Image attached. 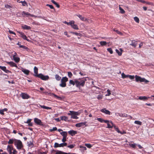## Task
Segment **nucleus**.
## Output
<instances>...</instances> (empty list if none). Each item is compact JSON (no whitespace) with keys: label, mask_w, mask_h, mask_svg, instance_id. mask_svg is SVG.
Returning <instances> with one entry per match:
<instances>
[{"label":"nucleus","mask_w":154,"mask_h":154,"mask_svg":"<svg viewBox=\"0 0 154 154\" xmlns=\"http://www.w3.org/2000/svg\"><path fill=\"white\" fill-rule=\"evenodd\" d=\"M85 79H79L75 80V82L76 86L77 87L79 88L81 86H83L85 83Z\"/></svg>","instance_id":"nucleus-1"},{"label":"nucleus","mask_w":154,"mask_h":154,"mask_svg":"<svg viewBox=\"0 0 154 154\" xmlns=\"http://www.w3.org/2000/svg\"><path fill=\"white\" fill-rule=\"evenodd\" d=\"M17 148L18 149H23V145L22 142L20 140L16 139L14 144Z\"/></svg>","instance_id":"nucleus-2"},{"label":"nucleus","mask_w":154,"mask_h":154,"mask_svg":"<svg viewBox=\"0 0 154 154\" xmlns=\"http://www.w3.org/2000/svg\"><path fill=\"white\" fill-rule=\"evenodd\" d=\"M135 80L136 82H138L140 81V82H145L147 83L149 82V81L146 80L144 78H141L140 76H139L137 75L135 76Z\"/></svg>","instance_id":"nucleus-3"},{"label":"nucleus","mask_w":154,"mask_h":154,"mask_svg":"<svg viewBox=\"0 0 154 154\" xmlns=\"http://www.w3.org/2000/svg\"><path fill=\"white\" fill-rule=\"evenodd\" d=\"M68 80V78L66 77H63L61 80V83L60 84V86L62 87H65L66 86V82Z\"/></svg>","instance_id":"nucleus-4"},{"label":"nucleus","mask_w":154,"mask_h":154,"mask_svg":"<svg viewBox=\"0 0 154 154\" xmlns=\"http://www.w3.org/2000/svg\"><path fill=\"white\" fill-rule=\"evenodd\" d=\"M37 77L43 80H48L49 79V77L48 75H44L42 74H39Z\"/></svg>","instance_id":"nucleus-5"},{"label":"nucleus","mask_w":154,"mask_h":154,"mask_svg":"<svg viewBox=\"0 0 154 154\" xmlns=\"http://www.w3.org/2000/svg\"><path fill=\"white\" fill-rule=\"evenodd\" d=\"M22 15L23 16H30L31 17H38V18H40V17H37V16L31 14H29V13L28 12H25L24 11H23L22 13Z\"/></svg>","instance_id":"nucleus-6"},{"label":"nucleus","mask_w":154,"mask_h":154,"mask_svg":"<svg viewBox=\"0 0 154 154\" xmlns=\"http://www.w3.org/2000/svg\"><path fill=\"white\" fill-rule=\"evenodd\" d=\"M72 115L71 116V118L73 119H78V117L77 116V115H79V113L78 112L74 111L72 112Z\"/></svg>","instance_id":"nucleus-7"},{"label":"nucleus","mask_w":154,"mask_h":154,"mask_svg":"<svg viewBox=\"0 0 154 154\" xmlns=\"http://www.w3.org/2000/svg\"><path fill=\"white\" fill-rule=\"evenodd\" d=\"M14 54L13 56V58L14 60L16 63H18L20 60L19 57H16L17 54L16 53H14Z\"/></svg>","instance_id":"nucleus-8"},{"label":"nucleus","mask_w":154,"mask_h":154,"mask_svg":"<svg viewBox=\"0 0 154 154\" xmlns=\"http://www.w3.org/2000/svg\"><path fill=\"white\" fill-rule=\"evenodd\" d=\"M18 32L20 34V36L23 39L26 40L28 41H29L28 39H27V37L23 33L19 31H18Z\"/></svg>","instance_id":"nucleus-9"},{"label":"nucleus","mask_w":154,"mask_h":154,"mask_svg":"<svg viewBox=\"0 0 154 154\" xmlns=\"http://www.w3.org/2000/svg\"><path fill=\"white\" fill-rule=\"evenodd\" d=\"M77 16L79 17L80 19L82 20V21H86L87 22H89V20L88 19L85 18L84 17H82L81 15L80 14H79L77 15Z\"/></svg>","instance_id":"nucleus-10"},{"label":"nucleus","mask_w":154,"mask_h":154,"mask_svg":"<svg viewBox=\"0 0 154 154\" xmlns=\"http://www.w3.org/2000/svg\"><path fill=\"white\" fill-rule=\"evenodd\" d=\"M20 96L23 99H27L29 98V96L28 94L24 93L21 94Z\"/></svg>","instance_id":"nucleus-11"},{"label":"nucleus","mask_w":154,"mask_h":154,"mask_svg":"<svg viewBox=\"0 0 154 154\" xmlns=\"http://www.w3.org/2000/svg\"><path fill=\"white\" fill-rule=\"evenodd\" d=\"M148 98H151V97L140 96L139 97L138 99L141 100H147Z\"/></svg>","instance_id":"nucleus-12"},{"label":"nucleus","mask_w":154,"mask_h":154,"mask_svg":"<svg viewBox=\"0 0 154 154\" xmlns=\"http://www.w3.org/2000/svg\"><path fill=\"white\" fill-rule=\"evenodd\" d=\"M86 123V122H80L78 123H77L75 125V126L77 127H80L81 126H82L83 125H85Z\"/></svg>","instance_id":"nucleus-13"},{"label":"nucleus","mask_w":154,"mask_h":154,"mask_svg":"<svg viewBox=\"0 0 154 154\" xmlns=\"http://www.w3.org/2000/svg\"><path fill=\"white\" fill-rule=\"evenodd\" d=\"M34 121L35 123L38 125H41L42 123L41 120L37 118L34 119Z\"/></svg>","instance_id":"nucleus-14"},{"label":"nucleus","mask_w":154,"mask_h":154,"mask_svg":"<svg viewBox=\"0 0 154 154\" xmlns=\"http://www.w3.org/2000/svg\"><path fill=\"white\" fill-rule=\"evenodd\" d=\"M101 111L103 113H105L107 115H110V112L108 110L106 109H103L101 110Z\"/></svg>","instance_id":"nucleus-15"},{"label":"nucleus","mask_w":154,"mask_h":154,"mask_svg":"<svg viewBox=\"0 0 154 154\" xmlns=\"http://www.w3.org/2000/svg\"><path fill=\"white\" fill-rule=\"evenodd\" d=\"M21 70L25 74L28 75L29 72V71L28 70L22 68Z\"/></svg>","instance_id":"nucleus-16"},{"label":"nucleus","mask_w":154,"mask_h":154,"mask_svg":"<svg viewBox=\"0 0 154 154\" xmlns=\"http://www.w3.org/2000/svg\"><path fill=\"white\" fill-rule=\"evenodd\" d=\"M13 149V148L10 145H8L7 146V150L9 153V154H12L11 152Z\"/></svg>","instance_id":"nucleus-17"},{"label":"nucleus","mask_w":154,"mask_h":154,"mask_svg":"<svg viewBox=\"0 0 154 154\" xmlns=\"http://www.w3.org/2000/svg\"><path fill=\"white\" fill-rule=\"evenodd\" d=\"M6 62L12 67H17L16 64L13 62Z\"/></svg>","instance_id":"nucleus-18"},{"label":"nucleus","mask_w":154,"mask_h":154,"mask_svg":"<svg viewBox=\"0 0 154 154\" xmlns=\"http://www.w3.org/2000/svg\"><path fill=\"white\" fill-rule=\"evenodd\" d=\"M68 133L71 136H73L77 133V131L74 130H71L68 131Z\"/></svg>","instance_id":"nucleus-19"},{"label":"nucleus","mask_w":154,"mask_h":154,"mask_svg":"<svg viewBox=\"0 0 154 154\" xmlns=\"http://www.w3.org/2000/svg\"><path fill=\"white\" fill-rule=\"evenodd\" d=\"M34 72L35 73V76L37 77V75H38V69L36 66H35L34 68Z\"/></svg>","instance_id":"nucleus-20"},{"label":"nucleus","mask_w":154,"mask_h":154,"mask_svg":"<svg viewBox=\"0 0 154 154\" xmlns=\"http://www.w3.org/2000/svg\"><path fill=\"white\" fill-rule=\"evenodd\" d=\"M63 23L65 24H67L68 25H70L71 26V25H72V23H74L75 21L73 20H72L69 22H67L66 21H65Z\"/></svg>","instance_id":"nucleus-21"},{"label":"nucleus","mask_w":154,"mask_h":154,"mask_svg":"<svg viewBox=\"0 0 154 154\" xmlns=\"http://www.w3.org/2000/svg\"><path fill=\"white\" fill-rule=\"evenodd\" d=\"M16 140V139H10L9 140L8 142V144H12L14 143V144L15 141Z\"/></svg>","instance_id":"nucleus-22"},{"label":"nucleus","mask_w":154,"mask_h":154,"mask_svg":"<svg viewBox=\"0 0 154 154\" xmlns=\"http://www.w3.org/2000/svg\"><path fill=\"white\" fill-rule=\"evenodd\" d=\"M0 68L6 73H8L9 72V70L6 69V67L5 66H0Z\"/></svg>","instance_id":"nucleus-23"},{"label":"nucleus","mask_w":154,"mask_h":154,"mask_svg":"<svg viewBox=\"0 0 154 154\" xmlns=\"http://www.w3.org/2000/svg\"><path fill=\"white\" fill-rule=\"evenodd\" d=\"M60 134L63 136V137H66L67 135V133L66 131H63L60 133Z\"/></svg>","instance_id":"nucleus-24"},{"label":"nucleus","mask_w":154,"mask_h":154,"mask_svg":"<svg viewBox=\"0 0 154 154\" xmlns=\"http://www.w3.org/2000/svg\"><path fill=\"white\" fill-rule=\"evenodd\" d=\"M71 26L74 29L76 30H78L79 28L78 27L77 25L76 24H74V23H72V25H71Z\"/></svg>","instance_id":"nucleus-25"},{"label":"nucleus","mask_w":154,"mask_h":154,"mask_svg":"<svg viewBox=\"0 0 154 154\" xmlns=\"http://www.w3.org/2000/svg\"><path fill=\"white\" fill-rule=\"evenodd\" d=\"M120 51H119L118 49H116V51L118 54L119 55L121 56L122 54V50L121 48H120Z\"/></svg>","instance_id":"nucleus-26"},{"label":"nucleus","mask_w":154,"mask_h":154,"mask_svg":"<svg viewBox=\"0 0 154 154\" xmlns=\"http://www.w3.org/2000/svg\"><path fill=\"white\" fill-rule=\"evenodd\" d=\"M22 28L25 29H30L31 28L29 26H27L26 25H24L23 26H22Z\"/></svg>","instance_id":"nucleus-27"},{"label":"nucleus","mask_w":154,"mask_h":154,"mask_svg":"<svg viewBox=\"0 0 154 154\" xmlns=\"http://www.w3.org/2000/svg\"><path fill=\"white\" fill-rule=\"evenodd\" d=\"M60 118L61 120H64L65 121H66L68 119V117L65 116H61Z\"/></svg>","instance_id":"nucleus-28"},{"label":"nucleus","mask_w":154,"mask_h":154,"mask_svg":"<svg viewBox=\"0 0 154 154\" xmlns=\"http://www.w3.org/2000/svg\"><path fill=\"white\" fill-rule=\"evenodd\" d=\"M119 115L120 117H127L128 116L127 114L125 113H119Z\"/></svg>","instance_id":"nucleus-29"},{"label":"nucleus","mask_w":154,"mask_h":154,"mask_svg":"<svg viewBox=\"0 0 154 154\" xmlns=\"http://www.w3.org/2000/svg\"><path fill=\"white\" fill-rule=\"evenodd\" d=\"M130 45L135 47L137 45V43L135 41H132V43Z\"/></svg>","instance_id":"nucleus-30"},{"label":"nucleus","mask_w":154,"mask_h":154,"mask_svg":"<svg viewBox=\"0 0 154 154\" xmlns=\"http://www.w3.org/2000/svg\"><path fill=\"white\" fill-rule=\"evenodd\" d=\"M55 78L57 81H59L60 79L61 78L58 75H55Z\"/></svg>","instance_id":"nucleus-31"},{"label":"nucleus","mask_w":154,"mask_h":154,"mask_svg":"<svg viewBox=\"0 0 154 154\" xmlns=\"http://www.w3.org/2000/svg\"><path fill=\"white\" fill-rule=\"evenodd\" d=\"M134 123L139 125H141L142 123L141 122L138 121H135L134 122Z\"/></svg>","instance_id":"nucleus-32"},{"label":"nucleus","mask_w":154,"mask_h":154,"mask_svg":"<svg viewBox=\"0 0 154 154\" xmlns=\"http://www.w3.org/2000/svg\"><path fill=\"white\" fill-rule=\"evenodd\" d=\"M19 3H22V5L23 6H25L26 5H27V4L25 1H20L19 2Z\"/></svg>","instance_id":"nucleus-33"},{"label":"nucleus","mask_w":154,"mask_h":154,"mask_svg":"<svg viewBox=\"0 0 154 154\" xmlns=\"http://www.w3.org/2000/svg\"><path fill=\"white\" fill-rule=\"evenodd\" d=\"M67 145V143H61L59 144L60 147H63L64 146H66Z\"/></svg>","instance_id":"nucleus-34"},{"label":"nucleus","mask_w":154,"mask_h":154,"mask_svg":"<svg viewBox=\"0 0 154 154\" xmlns=\"http://www.w3.org/2000/svg\"><path fill=\"white\" fill-rule=\"evenodd\" d=\"M107 127H106L107 128H112V125H111V124L110 123V122H109L107 124Z\"/></svg>","instance_id":"nucleus-35"},{"label":"nucleus","mask_w":154,"mask_h":154,"mask_svg":"<svg viewBox=\"0 0 154 154\" xmlns=\"http://www.w3.org/2000/svg\"><path fill=\"white\" fill-rule=\"evenodd\" d=\"M134 20L137 23H138L139 22V20L138 18L137 17H135L134 18Z\"/></svg>","instance_id":"nucleus-36"},{"label":"nucleus","mask_w":154,"mask_h":154,"mask_svg":"<svg viewBox=\"0 0 154 154\" xmlns=\"http://www.w3.org/2000/svg\"><path fill=\"white\" fill-rule=\"evenodd\" d=\"M107 43L105 41H101L100 42V44L102 46L105 45Z\"/></svg>","instance_id":"nucleus-37"},{"label":"nucleus","mask_w":154,"mask_h":154,"mask_svg":"<svg viewBox=\"0 0 154 154\" xmlns=\"http://www.w3.org/2000/svg\"><path fill=\"white\" fill-rule=\"evenodd\" d=\"M69 83L70 84H71L73 85H74L75 84V81H74L72 80H70L69 81Z\"/></svg>","instance_id":"nucleus-38"},{"label":"nucleus","mask_w":154,"mask_h":154,"mask_svg":"<svg viewBox=\"0 0 154 154\" xmlns=\"http://www.w3.org/2000/svg\"><path fill=\"white\" fill-rule=\"evenodd\" d=\"M129 146L133 148H135L136 147V146L137 145L136 144L134 143V144H129Z\"/></svg>","instance_id":"nucleus-39"},{"label":"nucleus","mask_w":154,"mask_h":154,"mask_svg":"<svg viewBox=\"0 0 154 154\" xmlns=\"http://www.w3.org/2000/svg\"><path fill=\"white\" fill-rule=\"evenodd\" d=\"M122 78L124 79L125 78H126L127 77H128V75H125L124 73H122Z\"/></svg>","instance_id":"nucleus-40"},{"label":"nucleus","mask_w":154,"mask_h":154,"mask_svg":"<svg viewBox=\"0 0 154 154\" xmlns=\"http://www.w3.org/2000/svg\"><path fill=\"white\" fill-rule=\"evenodd\" d=\"M119 9L121 13L124 14L125 13V11L120 7H119Z\"/></svg>","instance_id":"nucleus-41"},{"label":"nucleus","mask_w":154,"mask_h":154,"mask_svg":"<svg viewBox=\"0 0 154 154\" xmlns=\"http://www.w3.org/2000/svg\"><path fill=\"white\" fill-rule=\"evenodd\" d=\"M113 31L116 32L117 33L120 35H122V32L117 30H116L115 29H113Z\"/></svg>","instance_id":"nucleus-42"},{"label":"nucleus","mask_w":154,"mask_h":154,"mask_svg":"<svg viewBox=\"0 0 154 154\" xmlns=\"http://www.w3.org/2000/svg\"><path fill=\"white\" fill-rule=\"evenodd\" d=\"M107 94H106V96H110V95L111 94V91L109 89H108L107 90Z\"/></svg>","instance_id":"nucleus-43"},{"label":"nucleus","mask_w":154,"mask_h":154,"mask_svg":"<svg viewBox=\"0 0 154 154\" xmlns=\"http://www.w3.org/2000/svg\"><path fill=\"white\" fill-rule=\"evenodd\" d=\"M75 145V144H71L69 145L67 147L70 149H72V148H73L74 147Z\"/></svg>","instance_id":"nucleus-44"},{"label":"nucleus","mask_w":154,"mask_h":154,"mask_svg":"<svg viewBox=\"0 0 154 154\" xmlns=\"http://www.w3.org/2000/svg\"><path fill=\"white\" fill-rule=\"evenodd\" d=\"M50 95L51 96L53 95L54 97H56L57 98H60V97L59 96H57L55 94H54L53 93H50Z\"/></svg>","instance_id":"nucleus-45"},{"label":"nucleus","mask_w":154,"mask_h":154,"mask_svg":"<svg viewBox=\"0 0 154 154\" xmlns=\"http://www.w3.org/2000/svg\"><path fill=\"white\" fill-rule=\"evenodd\" d=\"M85 145L86 147L89 148H90L92 146L90 144L86 143L85 144Z\"/></svg>","instance_id":"nucleus-46"},{"label":"nucleus","mask_w":154,"mask_h":154,"mask_svg":"<svg viewBox=\"0 0 154 154\" xmlns=\"http://www.w3.org/2000/svg\"><path fill=\"white\" fill-rule=\"evenodd\" d=\"M60 144H58L57 143H55L54 144V147L55 148H57L58 147H60V146L59 145Z\"/></svg>","instance_id":"nucleus-47"},{"label":"nucleus","mask_w":154,"mask_h":154,"mask_svg":"<svg viewBox=\"0 0 154 154\" xmlns=\"http://www.w3.org/2000/svg\"><path fill=\"white\" fill-rule=\"evenodd\" d=\"M107 51H109L111 54H112L113 53V51L111 48H108L107 49Z\"/></svg>","instance_id":"nucleus-48"},{"label":"nucleus","mask_w":154,"mask_h":154,"mask_svg":"<svg viewBox=\"0 0 154 154\" xmlns=\"http://www.w3.org/2000/svg\"><path fill=\"white\" fill-rule=\"evenodd\" d=\"M128 77H129L131 79H132L134 78V75H128Z\"/></svg>","instance_id":"nucleus-49"},{"label":"nucleus","mask_w":154,"mask_h":154,"mask_svg":"<svg viewBox=\"0 0 154 154\" xmlns=\"http://www.w3.org/2000/svg\"><path fill=\"white\" fill-rule=\"evenodd\" d=\"M57 129V128L56 127H53L52 129H50V131L51 132H52L53 131H56Z\"/></svg>","instance_id":"nucleus-50"},{"label":"nucleus","mask_w":154,"mask_h":154,"mask_svg":"<svg viewBox=\"0 0 154 154\" xmlns=\"http://www.w3.org/2000/svg\"><path fill=\"white\" fill-rule=\"evenodd\" d=\"M20 48H22L25 49H28L27 47H26V46H24L23 45H20Z\"/></svg>","instance_id":"nucleus-51"},{"label":"nucleus","mask_w":154,"mask_h":154,"mask_svg":"<svg viewBox=\"0 0 154 154\" xmlns=\"http://www.w3.org/2000/svg\"><path fill=\"white\" fill-rule=\"evenodd\" d=\"M110 123L111 124V125H112V127H113L115 130L116 129V128H118L113 124L112 121H110Z\"/></svg>","instance_id":"nucleus-52"},{"label":"nucleus","mask_w":154,"mask_h":154,"mask_svg":"<svg viewBox=\"0 0 154 154\" xmlns=\"http://www.w3.org/2000/svg\"><path fill=\"white\" fill-rule=\"evenodd\" d=\"M68 75L69 78H71L72 75V73L70 72H68Z\"/></svg>","instance_id":"nucleus-53"},{"label":"nucleus","mask_w":154,"mask_h":154,"mask_svg":"<svg viewBox=\"0 0 154 154\" xmlns=\"http://www.w3.org/2000/svg\"><path fill=\"white\" fill-rule=\"evenodd\" d=\"M32 119H28L26 122H25L24 123H26L29 124L31 122Z\"/></svg>","instance_id":"nucleus-54"},{"label":"nucleus","mask_w":154,"mask_h":154,"mask_svg":"<svg viewBox=\"0 0 154 154\" xmlns=\"http://www.w3.org/2000/svg\"><path fill=\"white\" fill-rule=\"evenodd\" d=\"M100 122H103L104 120L100 118H98L97 119Z\"/></svg>","instance_id":"nucleus-55"},{"label":"nucleus","mask_w":154,"mask_h":154,"mask_svg":"<svg viewBox=\"0 0 154 154\" xmlns=\"http://www.w3.org/2000/svg\"><path fill=\"white\" fill-rule=\"evenodd\" d=\"M72 33L73 34H75L77 35H80V33H79L76 32H72Z\"/></svg>","instance_id":"nucleus-56"},{"label":"nucleus","mask_w":154,"mask_h":154,"mask_svg":"<svg viewBox=\"0 0 154 154\" xmlns=\"http://www.w3.org/2000/svg\"><path fill=\"white\" fill-rule=\"evenodd\" d=\"M103 97V96L102 95H99L98 96L97 98L98 99H101Z\"/></svg>","instance_id":"nucleus-57"},{"label":"nucleus","mask_w":154,"mask_h":154,"mask_svg":"<svg viewBox=\"0 0 154 154\" xmlns=\"http://www.w3.org/2000/svg\"><path fill=\"white\" fill-rule=\"evenodd\" d=\"M47 6H48L51 9H53L54 8L53 6L52 5L47 4Z\"/></svg>","instance_id":"nucleus-58"},{"label":"nucleus","mask_w":154,"mask_h":154,"mask_svg":"<svg viewBox=\"0 0 154 154\" xmlns=\"http://www.w3.org/2000/svg\"><path fill=\"white\" fill-rule=\"evenodd\" d=\"M73 112V111H69V112L68 113V115H69L71 116H72V113H73L72 112Z\"/></svg>","instance_id":"nucleus-59"},{"label":"nucleus","mask_w":154,"mask_h":154,"mask_svg":"<svg viewBox=\"0 0 154 154\" xmlns=\"http://www.w3.org/2000/svg\"><path fill=\"white\" fill-rule=\"evenodd\" d=\"M66 137H63V138L62 139V141L63 142H65L66 141Z\"/></svg>","instance_id":"nucleus-60"},{"label":"nucleus","mask_w":154,"mask_h":154,"mask_svg":"<svg viewBox=\"0 0 154 154\" xmlns=\"http://www.w3.org/2000/svg\"><path fill=\"white\" fill-rule=\"evenodd\" d=\"M5 7L7 8H11V6L8 5H5Z\"/></svg>","instance_id":"nucleus-61"},{"label":"nucleus","mask_w":154,"mask_h":154,"mask_svg":"<svg viewBox=\"0 0 154 154\" xmlns=\"http://www.w3.org/2000/svg\"><path fill=\"white\" fill-rule=\"evenodd\" d=\"M146 4H148V5H153V3H152V2H146Z\"/></svg>","instance_id":"nucleus-62"},{"label":"nucleus","mask_w":154,"mask_h":154,"mask_svg":"<svg viewBox=\"0 0 154 154\" xmlns=\"http://www.w3.org/2000/svg\"><path fill=\"white\" fill-rule=\"evenodd\" d=\"M0 113L2 115L4 114V111L2 110V109L0 110Z\"/></svg>","instance_id":"nucleus-63"},{"label":"nucleus","mask_w":154,"mask_h":154,"mask_svg":"<svg viewBox=\"0 0 154 154\" xmlns=\"http://www.w3.org/2000/svg\"><path fill=\"white\" fill-rule=\"evenodd\" d=\"M80 148H82L83 150H86V148L85 146H80Z\"/></svg>","instance_id":"nucleus-64"}]
</instances>
